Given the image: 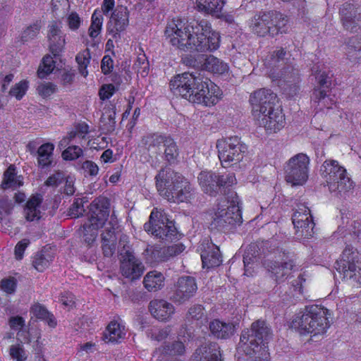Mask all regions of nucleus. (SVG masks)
Listing matches in <instances>:
<instances>
[{
  "label": "nucleus",
  "instance_id": "f704fd0d",
  "mask_svg": "<svg viewBox=\"0 0 361 361\" xmlns=\"http://www.w3.org/2000/svg\"><path fill=\"white\" fill-rule=\"evenodd\" d=\"M345 53L353 63L361 61V36H353L345 42Z\"/></svg>",
  "mask_w": 361,
  "mask_h": 361
},
{
  "label": "nucleus",
  "instance_id": "a19ab883",
  "mask_svg": "<svg viewBox=\"0 0 361 361\" xmlns=\"http://www.w3.org/2000/svg\"><path fill=\"white\" fill-rule=\"evenodd\" d=\"M169 138L165 135L157 133L149 134L142 138V144L148 152H156L159 146L163 144L164 145L166 140Z\"/></svg>",
  "mask_w": 361,
  "mask_h": 361
},
{
  "label": "nucleus",
  "instance_id": "49530a36",
  "mask_svg": "<svg viewBox=\"0 0 361 361\" xmlns=\"http://www.w3.org/2000/svg\"><path fill=\"white\" fill-rule=\"evenodd\" d=\"M51 261L52 257L49 254L39 252L35 254L32 265L38 271L42 272L49 266Z\"/></svg>",
  "mask_w": 361,
  "mask_h": 361
},
{
  "label": "nucleus",
  "instance_id": "5fc2aeb1",
  "mask_svg": "<svg viewBox=\"0 0 361 361\" xmlns=\"http://www.w3.org/2000/svg\"><path fill=\"white\" fill-rule=\"evenodd\" d=\"M102 242H107L116 243L117 238L116 235L115 228L111 222L104 227L102 233L101 234Z\"/></svg>",
  "mask_w": 361,
  "mask_h": 361
},
{
  "label": "nucleus",
  "instance_id": "69168bd1",
  "mask_svg": "<svg viewBox=\"0 0 361 361\" xmlns=\"http://www.w3.org/2000/svg\"><path fill=\"white\" fill-rule=\"evenodd\" d=\"M75 71L70 69H63L61 73V80L63 85L66 86L71 85L74 80Z\"/></svg>",
  "mask_w": 361,
  "mask_h": 361
},
{
  "label": "nucleus",
  "instance_id": "0eeeda50",
  "mask_svg": "<svg viewBox=\"0 0 361 361\" xmlns=\"http://www.w3.org/2000/svg\"><path fill=\"white\" fill-rule=\"evenodd\" d=\"M320 172L329 191L336 195L343 196L353 187V182L347 174L346 169L336 160H326L321 166Z\"/></svg>",
  "mask_w": 361,
  "mask_h": 361
},
{
  "label": "nucleus",
  "instance_id": "4d7b16f0",
  "mask_svg": "<svg viewBox=\"0 0 361 361\" xmlns=\"http://www.w3.org/2000/svg\"><path fill=\"white\" fill-rule=\"evenodd\" d=\"M56 85L52 82H42L37 87L38 94L44 98L51 96L56 92Z\"/></svg>",
  "mask_w": 361,
  "mask_h": 361
},
{
  "label": "nucleus",
  "instance_id": "13d9d810",
  "mask_svg": "<svg viewBox=\"0 0 361 361\" xmlns=\"http://www.w3.org/2000/svg\"><path fill=\"white\" fill-rule=\"evenodd\" d=\"M27 87L26 81H20L11 89L9 94L11 96L15 97L17 99L20 100L25 94Z\"/></svg>",
  "mask_w": 361,
  "mask_h": 361
},
{
  "label": "nucleus",
  "instance_id": "3c124183",
  "mask_svg": "<svg viewBox=\"0 0 361 361\" xmlns=\"http://www.w3.org/2000/svg\"><path fill=\"white\" fill-rule=\"evenodd\" d=\"M162 352L169 355H182L185 352V345L183 341H175L172 343L165 344Z\"/></svg>",
  "mask_w": 361,
  "mask_h": 361
},
{
  "label": "nucleus",
  "instance_id": "7ed1b4c3",
  "mask_svg": "<svg viewBox=\"0 0 361 361\" xmlns=\"http://www.w3.org/2000/svg\"><path fill=\"white\" fill-rule=\"evenodd\" d=\"M156 187L160 195L173 202H184L193 196L190 183L171 169H161L155 177Z\"/></svg>",
  "mask_w": 361,
  "mask_h": 361
},
{
  "label": "nucleus",
  "instance_id": "412c9836",
  "mask_svg": "<svg viewBox=\"0 0 361 361\" xmlns=\"http://www.w3.org/2000/svg\"><path fill=\"white\" fill-rule=\"evenodd\" d=\"M175 288L176 289L170 298L173 302L179 304L188 300L194 295L197 289L195 278L190 276L180 277Z\"/></svg>",
  "mask_w": 361,
  "mask_h": 361
},
{
  "label": "nucleus",
  "instance_id": "f3484780",
  "mask_svg": "<svg viewBox=\"0 0 361 361\" xmlns=\"http://www.w3.org/2000/svg\"><path fill=\"white\" fill-rule=\"evenodd\" d=\"M249 102L252 107V114L257 118L262 114L273 111L277 106L279 99L272 90L261 88L251 93Z\"/></svg>",
  "mask_w": 361,
  "mask_h": 361
},
{
  "label": "nucleus",
  "instance_id": "6ab92c4d",
  "mask_svg": "<svg viewBox=\"0 0 361 361\" xmlns=\"http://www.w3.org/2000/svg\"><path fill=\"white\" fill-rule=\"evenodd\" d=\"M341 21L345 30L357 32L361 27V12L357 5L345 3L339 9Z\"/></svg>",
  "mask_w": 361,
  "mask_h": 361
},
{
  "label": "nucleus",
  "instance_id": "ddd939ff",
  "mask_svg": "<svg viewBox=\"0 0 361 361\" xmlns=\"http://www.w3.org/2000/svg\"><path fill=\"white\" fill-rule=\"evenodd\" d=\"M242 222L240 208L233 200L232 204L226 208H221L218 206L210 224V228L217 231L227 232L233 229L237 225H240Z\"/></svg>",
  "mask_w": 361,
  "mask_h": 361
},
{
  "label": "nucleus",
  "instance_id": "2eb2a0df",
  "mask_svg": "<svg viewBox=\"0 0 361 361\" xmlns=\"http://www.w3.org/2000/svg\"><path fill=\"white\" fill-rule=\"evenodd\" d=\"M309 157L299 153L291 157L286 163L285 170L286 180L293 185H302L308 178Z\"/></svg>",
  "mask_w": 361,
  "mask_h": 361
},
{
  "label": "nucleus",
  "instance_id": "8fccbe9b",
  "mask_svg": "<svg viewBox=\"0 0 361 361\" xmlns=\"http://www.w3.org/2000/svg\"><path fill=\"white\" fill-rule=\"evenodd\" d=\"M104 110V114H107L108 116V122L104 124V129L108 133H111L114 131L116 128V106L114 104H110Z\"/></svg>",
  "mask_w": 361,
  "mask_h": 361
},
{
  "label": "nucleus",
  "instance_id": "09e8293b",
  "mask_svg": "<svg viewBox=\"0 0 361 361\" xmlns=\"http://www.w3.org/2000/svg\"><path fill=\"white\" fill-rule=\"evenodd\" d=\"M83 155L82 149L78 145L68 146L61 154V157L65 161H74L83 157Z\"/></svg>",
  "mask_w": 361,
  "mask_h": 361
},
{
  "label": "nucleus",
  "instance_id": "2f4dec72",
  "mask_svg": "<svg viewBox=\"0 0 361 361\" xmlns=\"http://www.w3.org/2000/svg\"><path fill=\"white\" fill-rule=\"evenodd\" d=\"M126 336L124 326L117 321H111L103 334L102 338L105 342L118 343Z\"/></svg>",
  "mask_w": 361,
  "mask_h": 361
},
{
  "label": "nucleus",
  "instance_id": "9d476101",
  "mask_svg": "<svg viewBox=\"0 0 361 361\" xmlns=\"http://www.w3.org/2000/svg\"><path fill=\"white\" fill-rule=\"evenodd\" d=\"M109 214V203L104 199H96L90 204L89 223L83 225L84 241L88 245L95 240L98 228L104 224Z\"/></svg>",
  "mask_w": 361,
  "mask_h": 361
},
{
  "label": "nucleus",
  "instance_id": "393cba45",
  "mask_svg": "<svg viewBox=\"0 0 361 361\" xmlns=\"http://www.w3.org/2000/svg\"><path fill=\"white\" fill-rule=\"evenodd\" d=\"M270 59L268 63L270 66L279 67L284 66L281 69L280 77H283L285 80L291 78L289 74L294 71L292 66L287 65L288 60L290 57V54L285 50L283 47H276V49L270 54Z\"/></svg>",
  "mask_w": 361,
  "mask_h": 361
},
{
  "label": "nucleus",
  "instance_id": "cd10ccee",
  "mask_svg": "<svg viewBox=\"0 0 361 361\" xmlns=\"http://www.w3.org/2000/svg\"><path fill=\"white\" fill-rule=\"evenodd\" d=\"M151 314L157 320L166 321L174 313V307L164 300H153L149 304Z\"/></svg>",
  "mask_w": 361,
  "mask_h": 361
},
{
  "label": "nucleus",
  "instance_id": "7c9ffc66",
  "mask_svg": "<svg viewBox=\"0 0 361 361\" xmlns=\"http://www.w3.org/2000/svg\"><path fill=\"white\" fill-rule=\"evenodd\" d=\"M42 200V195L39 193L32 195L28 199L24 209L27 221H33L34 220H39L41 218L39 207Z\"/></svg>",
  "mask_w": 361,
  "mask_h": 361
},
{
  "label": "nucleus",
  "instance_id": "a878e982",
  "mask_svg": "<svg viewBox=\"0 0 361 361\" xmlns=\"http://www.w3.org/2000/svg\"><path fill=\"white\" fill-rule=\"evenodd\" d=\"M201 259L203 268L211 269L219 267L222 262V257L217 246L207 242L201 245Z\"/></svg>",
  "mask_w": 361,
  "mask_h": 361
},
{
  "label": "nucleus",
  "instance_id": "f257e3e1",
  "mask_svg": "<svg viewBox=\"0 0 361 361\" xmlns=\"http://www.w3.org/2000/svg\"><path fill=\"white\" fill-rule=\"evenodd\" d=\"M164 36L169 43L181 51H214L219 47L220 35L205 19L185 23L182 20L168 22Z\"/></svg>",
  "mask_w": 361,
  "mask_h": 361
},
{
  "label": "nucleus",
  "instance_id": "f8f14e48",
  "mask_svg": "<svg viewBox=\"0 0 361 361\" xmlns=\"http://www.w3.org/2000/svg\"><path fill=\"white\" fill-rule=\"evenodd\" d=\"M335 268L343 279H350L361 285V255L347 245L341 258L336 262Z\"/></svg>",
  "mask_w": 361,
  "mask_h": 361
},
{
  "label": "nucleus",
  "instance_id": "c85d7f7f",
  "mask_svg": "<svg viewBox=\"0 0 361 361\" xmlns=\"http://www.w3.org/2000/svg\"><path fill=\"white\" fill-rule=\"evenodd\" d=\"M209 331L218 339H228L235 332V325L232 322H225L215 319L209 324Z\"/></svg>",
  "mask_w": 361,
  "mask_h": 361
},
{
  "label": "nucleus",
  "instance_id": "a211bd4d",
  "mask_svg": "<svg viewBox=\"0 0 361 361\" xmlns=\"http://www.w3.org/2000/svg\"><path fill=\"white\" fill-rule=\"evenodd\" d=\"M121 270L123 276L131 280L139 279L143 274L145 266L126 245L121 252Z\"/></svg>",
  "mask_w": 361,
  "mask_h": 361
},
{
  "label": "nucleus",
  "instance_id": "9b49d317",
  "mask_svg": "<svg viewBox=\"0 0 361 361\" xmlns=\"http://www.w3.org/2000/svg\"><path fill=\"white\" fill-rule=\"evenodd\" d=\"M197 181L205 194L216 197L225 195L227 189L236 183V178L233 173L221 175L212 171H202L197 176Z\"/></svg>",
  "mask_w": 361,
  "mask_h": 361
},
{
  "label": "nucleus",
  "instance_id": "20e7f679",
  "mask_svg": "<svg viewBox=\"0 0 361 361\" xmlns=\"http://www.w3.org/2000/svg\"><path fill=\"white\" fill-rule=\"evenodd\" d=\"M328 315H330L329 310L324 307L316 305L305 306L295 315L290 326L301 335H322L329 327Z\"/></svg>",
  "mask_w": 361,
  "mask_h": 361
},
{
  "label": "nucleus",
  "instance_id": "4c0bfd02",
  "mask_svg": "<svg viewBox=\"0 0 361 361\" xmlns=\"http://www.w3.org/2000/svg\"><path fill=\"white\" fill-rule=\"evenodd\" d=\"M16 177V167L13 165H10L4 173V178L1 184V188L3 190L12 188L15 190L21 185L23 183Z\"/></svg>",
  "mask_w": 361,
  "mask_h": 361
},
{
  "label": "nucleus",
  "instance_id": "39448f33",
  "mask_svg": "<svg viewBox=\"0 0 361 361\" xmlns=\"http://www.w3.org/2000/svg\"><path fill=\"white\" fill-rule=\"evenodd\" d=\"M311 71L316 82L311 96L315 109L319 111L332 108L336 103L335 96L331 94L334 78L333 71L324 64L314 65Z\"/></svg>",
  "mask_w": 361,
  "mask_h": 361
},
{
  "label": "nucleus",
  "instance_id": "1a4fd4ad",
  "mask_svg": "<svg viewBox=\"0 0 361 361\" xmlns=\"http://www.w3.org/2000/svg\"><path fill=\"white\" fill-rule=\"evenodd\" d=\"M216 147L219 160L224 168L241 161L247 152V146L238 136L219 139Z\"/></svg>",
  "mask_w": 361,
  "mask_h": 361
},
{
  "label": "nucleus",
  "instance_id": "aec40b11",
  "mask_svg": "<svg viewBox=\"0 0 361 361\" xmlns=\"http://www.w3.org/2000/svg\"><path fill=\"white\" fill-rule=\"evenodd\" d=\"M129 24V11L123 5H118L112 11L107 23V31L114 39L121 37L120 33L124 31Z\"/></svg>",
  "mask_w": 361,
  "mask_h": 361
},
{
  "label": "nucleus",
  "instance_id": "dca6fc26",
  "mask_svg": "<svg viewBox=\"0 0 361 361\" xmlns=\"http://www.w3.org/2000/svg\"><path fill=\"white\" fill-rule=\"evenodd\" d=\"M270 248L271 243L267 240L257 241L248 246L243 255L245 275L247 276L253 275L259 261L271 252Z\"/></svg>",
  "mask_w": 361,
  "mask_h": 361
},
{
  "label": "nucleus",
  "instance_id": "6e6552de",
  "mask_svg": "<svg viewBox=\"0 0 361 361\" xmlns=\"http://www.w3.org/2000/svg\"><path fill=\"white\" fill-rule=\"evenodd\" d=\"M144 230L151 233L162 243H169L178 239L180 235L173 221L169 219L164 210L154 208L149 221L143 226Z\"/></svg>",
  "mask_w": 361,
  "mask_h": 361
},
{
  "label": "nucleus",
  "instance_id": "423d86ee",
  "mask_svg": "<svg viewBox=\"0 0 361 361\" xmlns=\"http://www.w3.org/2000/svg\"><path fill=\"white\" fill-rule=\"evenodd\" d=\"M272 338V330L264 320L254 322L250 328L241 332L240 342L237 348L238 354L243 352L251 356L262 349H265Z\"/></svg>",
  "mask_w": 361,
  "mask_h": 361
},
{
  "label": "nucleus",
  "instance_id": "b1692460",
  "mask_svg": "<svg viewBox=\"0 0 361 361\" xmlns=\"http://www.w3.org/2000/svg\"><path fill=\"white\" fill-rule=\"evenodd\" d=\"M61 23L51 21L48 28L49 50L54 57L60 56L63 50L66 41L60 27Z\"/></svg>",
  "mask_w": 361,
  "mask_h": 361
},
{
  "label": "nucleus",
  "instance_id": "ea45409f",
  "mask_svg": "<svg viewBox=\"0 0 361 361\" xmlns=\"http://www.w3.org/2000/svg\"><path fill=\"white\" fill-rule=\"evenodd\" d=\"M204 68L214 74H224L228 70L227 63L213 55L207 56L203 64Z\"/></svg>",
  "mask_w": 361,
  "mask_h": 361
},
{
  "label": "nucleus",
  "instance_id": "58836bf2",
  "mask_svg": "<svg viewBox=\"0 0 361 361\" xmlns=\"http://www.w3.org/2000/svg\"><path fill=\"white\" fill-rule=\"evenodd\" d=\"M164 159L169 165H175L178 162L179 149L173 138L169 137L164 145Z\"/></svg>",
  "mask_w": 361,
  "mask_h": 361
},
{
  "label": "nucleus",
  "instance_id": "e2e57ef3",
  "mask_svg": "<svg viewBox=\"0 0 361 361\" xmlns=\"http://www.w3.org/2000/svg\"><path fill=\"white\" fill-rule=\"evenodd\" d=\"M1 287L4 291L8 294L15 292L16 288V280L14 278L3 279L1 282Z\"/></svg>",
  "mask_w": 361,
  "mask_h": 361
},
{
  "label": "nucleus",
  "instance_id": "5701e85b",
  "mask_svg": "<svg viewBox=\"0 0 361 361\" xmlns=\"http://www.w3.org/2000/svg\"><path fill=\"white\" fill-rule=\"evenodd\" d=\"M271 11H259L248 22L250 31L259 37H271Z\"/></svg>",
  "mask_w": 361,
  "mask_h": 361
},
{
  "label": "nucleus",
  "instance_id": "4468645a",
  "mask_svg": "<svg viewBox=\"0 0 361 361\" xmlns=\"http://www.w3.org/2000/svg\"><path fill=\"white\" fill-rule=\"evenodd\" d=\"M279 257L280 261L269 258L262 262L263 266L271 274V277L278 283L287 279L296 264L293 252H279Z\"/></svg>",
  "mask_w": 361,
  "mask_h": 361
},
{
  "label": "nucleus",
  "instance_id": "680f3d73",
  "mask_svg": "<svg viewBox=\"0 0 361 361\" xmlns=\"http://www.w3.org/2000/svg\"><path fill=\"white\" fill-rule=\"evenodd\" d=\"M10 355L17 361H24L26 359L24 348L20 345H13L10 347Z\"/></svg>",
  "mask_w": 361,
  "mask_h": 361
},
{
  "label": "nucleus",
  "instance_id": "6e6d98bb",
  "mask_svg": "<svg viewBox=\"0 0 361 361\" xmlns=\"http://www.w3.org/2000/svg\"><path fill=\"white\" fill-rule=\"evenodd\" d=\"M65 177V173L63 171H57L46 180L44 185L56 188L64 181Z\"/></svg>",
  "mask_w": 361,
  "mask_h": 361
},
{
  "label": "nucleus",
  "instance_id": "f03ea898",
  "mask_svg": "<svg viewBox=\"0 0 361 361\" xmlns=\"http://www.w3.org/2000/svg\"><path fill=\"white\" fill-rule=\"evenodd\" d=\"M170 88L174 95L205 106H213L219 100V87L197 72L175 75L170 82Z\"/></svg>",
  "mask_w": 361,
  "mask_h": 361
},
{
  "label": "nucleus",
  "instance_id": "603ef678",
  "mask_svg": "<svg viewBox=\"0 0 361 361\" xmlns=\"http://www.w3.org/2000/svg\"><path fill=\"white\" fill-rule=\"evenodd\" d=\"M87 176L94 177L98 174L99 167L96 163L90 160L83 161L79 169Z\"/></svg>",
  "mask_w": 361,
  "mask_h": 361
},
{
  "label": "nucleus",
  "instance_id": "a18cd8bd",
  "mask_svg": "<svg viewBox=\"0 0 361 361\" xmlns=\"http://www.w3.org/2000/svg\"><path fill=\"white\" fill-rule=\"evenodd\" d=\"M55 63L56 62L54 61L52 56L49 55L44 56L37 70V76L40 79L47 78V76L54 71Z\"/></svg>",
  "mask_w": 361,
  "mask_h": 361
},
{
  "label": "nucleus",
  "instance_id": "052dcab7",
  "mask_svg": "<svg viewBox=\"0 0 361 361\" xmlns=\"http://www.w3.org/2000/svg\"><path fill=\"white\" fill-rule=\"evenodd\" d=\"M116 89L114 85H103L99 91V98L102 100L109 99L115 92Z\"/></svg>",
  "mask_w": 361,
  "mask_h": 361
},
{
  "label": "nucleus",
  "instance_id": "473e14b6",
  "mask_svg": "<svg viewBox=\"0 0 361 361\" xmlns=\"http://www.w3.org/2000/svg\"><path fill=\"white\" fill-rule=\"evenodd\" d=\"M54 145L47 142L42 145L37 150V165L41 169H46L52 165L54 159Z\"/></svg>",
  "mask_w": 361,
  "mask_h": 361
},
{
  "label": "nucleus",
  "instance_id": "c9c22d12",
  "mask_svg": "<svg viewBox=\"0 0 361 361\" xmlns=\"http://www.w3.org/2000/svg\"><path fill=\"white\" fill-rule=\"evenodd\" d=\"M225 4V0H197L198 11L214 17H219Z\"/></svg>",
  "mask_w": 361,
  "mask_h": 361
},
{
  "label": "nucleus",
  "instance_id": "72a5a7b5",
  "mask_svg": "<svg viewBox=\"0 0 361 361\" xmlns=\"http://www.w3.org/2000/svg\"><path fill=\"white\" fill-rule=\"evenodd\" d=\"M165 277L157 270L149 271L144 277V287L149 292H156L164 286Z\"/></svg>",
  "mask_w": 361,
  "mask_h": 361
},
{
  "label": "nucleus",
  "instance_id": "c756f323",
  "mask_svg": "<svg viewBox=\"0 0 361 361\" xmlns=\"http://www.w3.org/2000/svg\"><path fill=\"white\" fill-rule=\"evenodd\" d=\"M271 37L288 32V18L286 15L276 11H271Z\"/></svg>",
  "mask_w": 361,
  "mask_h": 361
},
{
  "label": "nucleus",
  "instance_id": "864d4df0",
  "mask_svg": "<svg viewBox=\"0 0 361 361\" xmlns=\"http://www.w3.org/2000/svg\"><path fill=\"white\" fill-rule=\"evenodd\" d=\"M298 208L292 216V221L293 219H298L306 221L312 220V216L310 214V209L304 204H298Z\"/></svg>",
  "mask_w": 361,
  "mask_h": 361
},
{
  "label": "nucleus",
  "instance_id": "774afa93",
  "mask_svg": "<svg viewBox=\"0 0 361 361\" xmlns=\"http://www.w3.org/2000/svg\"><path fill=\"white\" fill-rule=\"evenodd\" d=\"M9 325L13 330H20L25 326V320L20 316L11 317L9 319Z\"/></svg>",
  "mask_w": 361,
  "mask_h": 361
},
{
  "label": "nucleus",
  "instance_id": "c03bdc74",
  "mask_svg": "<svg viewBox=\"0 0 361 361\" xmlns=\"http://www.w3.org/2000/svg\"><path fill=\"white\" fill-rule=\"evenodd\" d=\"M90 59L91 54L88 48L85 49L82 51L79 52L75 57V60L78 64L79 72L85 78L88 75L87 67L90 62Z\"/></svg>",
  "mask_w": 361,
  "mask_h": 361
},
{
  "label": "nucleus",
  "instance_id": "bf43d9fd",
  "mask_svg": "<svg viewBox=\"0 0 361 361\" xmlns=\"http://www.w3.org/2000/svg\"><path fill=\"white\" fill-rule=\"evenodd\" d=\"M84 212L85 209L83 207L82 200L78 198L76 199L71 205L68 212V215L72 218H78L82 215Z\"/></svg>",
  "mask_w": 361,
  "mask_h": 361
},
{
  "label": "nucleus",
  "instance_id": "4be33fe9",
  "mask_svg": "<svg viewBox=\"0 0 361 361\" xmlns=\"http://www.w3.org/2000/svg\"><path fill=\"white\" fill-rule=\"evenodd\" d=\"M259 125L263 126L269 133H276L284 126L285 118L280 106L274 108L273 111L262 114L256 118Z\"/></svg>",
  "mask_w": 361,
  "mask_h": 361
},
{
  "label": "nucleus",
  "instance_id": "37998d69",
  "mask_svg": "<svg viewBox=\"0 0 361 361\" xmlns=\"http://www.w3.org/2000/svg\"><path fill=\"white\" fill-rule=\"evenodd\" d=\"M104 18L101 12L95 10L92 16V22L89 27V35L92 38L97 37L101 32Z\"/></svg>",
  "mask_w": 361,
  "mask_h": 361
},
{
  "label": "nucleus",
  "instance_id": "79ce46f5",
  "mask_svg": "<svg viewBox=\"0 0 361 361\" xmlns=\"http://www.w3.org/2000/svg\"><path fill=\"white\" fill-rule=\"evenodd\" d=\"M32 310L37 319L44 320L50 327L54 328L57 325L55 317L44 306L37 304L32 307Z\"/></svg>",
  "mask_w": 361,
  "mask_h": 361
},
{
  "label": "nucleus",
  "instance_id": "e433bc0d",
  "mask_svg": "<svg viewBox=\"0 0 361 361\" xmlns=\"http://www.w3.org/2000/svg\"><path fill=\"white\" fill-rule=\"evenodd\" d=\"M293 225L295 230V235L298 239H308L314 234V223L313 220L306 221L293 219Z\"/></svg>",
  "mask_w": 361,
  "mask_h": 361
},
{
  "label": "nucleus",
  "instance_id": "bb28decb",
  "mask_svg": "<svg viewBox=\"0 0 361 361\" xmlns=\"http://www.w3.org/2000/svg\"><path fill=\"white\" fill-rule=\"evenodd\" d=\"M194 361H222L220 347L215 342L206 343L195 350Z\"/></svg>",
  "mask_w": 361,
  "mask_h": 361
},
{
  "label": "nucleus",
  "instance_id": "de8ad7c7",
  "mask_svg": "<svg viewBox=\"0 0 361 361\" xmlns=\"http://www.w3.org/2000/svg\"><path fill=\"white\" fill-rule=\"evenodd\" d=\"M42 27L41 21H36L33 24L28 26L22 33L20 41L23 43L27 42L35 39L39 34Z\"/></svg>",
  "mask_w": 361,
  "mask_h": 361
},
{
  "label": "nucleus",
  "instance_id": "0e129e2a",
  "mask_svg": "<svg viewBox=\"0 0 361 361\" xmlns=\"http://www.w3.org/2000/svg\"><path fill=\"white\" fill-rule=\"evenodd\" d=\"M114 68V61L109 55H105L101 62L102 72L104 75L109 74Z\"/></svg>",
  "mask_w": 361,
  "mask_h": 361
},
{
  "label": "nucleus",
  "instance_id": "338daca9",
  "mask_svg": "<svg viewBox=\"0 0 361 361\" xmlns=\"http://www.w3.org/2000/svg\"><path fill=\"white\" fill-rule=\"evenodd\" d=\"M29 244V240L23 239L18 242L15 247V255L16 259H21L23 256V253Z\"/></svg>",
  "mask_w": 361,
  "mask_h": 361
}]
</instances>
